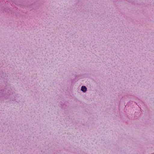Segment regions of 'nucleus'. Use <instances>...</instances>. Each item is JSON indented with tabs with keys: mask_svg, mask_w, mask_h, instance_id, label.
<instances>
[{
	"mask_svg": "<svg viewBox=\"0 0 154 154\" xmlns=\"http://www.w3.org/2000/svg\"><path fill=\"white\" fill-rule=\"evenodd\" d=\"M13 94V93L12 92H10V94H9V95H11L12 94Z\"/></svg>",
	"mask_w": 154,
	"mask_h": 154,
	"instance_id": "nucleus-2",
	"label": "nucleus"
},
{
	"mask_svg": "<svg viewBox=\"0 0 154 154\" xmlns=\"http://www.w3.org/2000/svg\"><path fill=\"white\" fill-rule=\"evenodd\" d=\"M87 90L86 87L85 86H83L81 88V90L83 92H85Z\"/></svg>",
	"mask_w": 154,
	"mask_h": 154,
	"instance_id": "nucleus-1",
	"label": "nucleus"
}]
</instances>
